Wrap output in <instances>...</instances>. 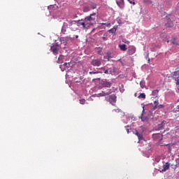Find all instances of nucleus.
Returning a JSON list of instances; mask_svg holds the SVG:
<instances>
[{"label": "nucleus", "instance_id": "1", "mask_svg": "<svg viewBox=\"0 0 179 179\" xmlns=\"http://www.w3.org/2000/svg\"><path fill=\"white\" fill-rule=\"evenodd\" d=\"M77 23L79 26H82L83 29H89L90 26L96 24V13L85 17L84 20H79Z\"/></svg>", "mask_w": 179, "mask_h": 179}, {"label": "nucleus", "instance_id": "2", "mask_svg": "<svg viewBox=\"0 0 179 179\" xmlns=\"http://www.w3.org/2000/svg\"><path fill=\"white\" fill-rule=\"evenodd\" d=\"M153 140L155 141V142H160L163 141V134H152Z\"/></svg>", "mask_w": 179, "mask_h": 179}, {"label": "nucleus", "instance_id": "3", "mask_svg": "<svg viewBox=\"0 0 179 179\" xmlns=\"http://www.w3.org/2000/svg\"><path fill=\"white\" fill-rule=\"evenodd\" d=\"M113 93L112 90H108L106 92L102 91L101 93L97 94V97H105L106 96H110Z\"/></svg>", "mask_w": 179, "mask_h": 179}, {"label": "nucleus", "instance_id": "4", "mask_svg": "<svg viewBox=\"0 0 179 179\" xmlns=\"http://www.w3.org/2000/svg\"><path fill=\"white\" fill-rule=\"evenodd\" d=\"M106 99H106L107 101H109V103L112 104V106H114V103L117 101V96H115V94H112Z\"/></svg>", "mask_w": 179, "mask_h": 179}, {"label": "nucleus", "instance_id": "5", "mask_svg": "<svg viewBox=\"0 0 179 179\" xmlns=\"http://www.w3.org/2000/svg\"><path fill=\"white\" fill-rule=\"evenodd\" d=\"M92 65H93V66H100V65H101V59H93L91 62Z\"/></svg>", "mask_w": 179, "mask_h": 179}, {"label": "nucleus", "instance_id": "6", "mask_svg": "<svg viewBox=\"0 0 179 179\" xmlns=\"http://www.w3.org/2000/svg\"><path fill=\"white\" fill-rule=\"evenodd\" d=\"M167 124V122L166 120H164L162 122L161 124H159L157 127H156L157 131H162V129H164V125Z\"/></svg>", "mask_w": 179, "mask_h": 179}, {"label": "nucleus", "instance_id": "7", "mask_svg": "<svg viewBox=\"0 0 179 179\" xmlns=\"http://www.w3.org/2000/svg\"><path fill=\"white\" fill-rule=\"evenodd\" d=\"M50 50L54 55H58V51H59V48L58 47V45L51 46Z\"/></svg>", "mask_w": 179, "mask_h": 179}, {"label": "nucleus", "instance_id": "8", "mask_svg": "<svg viewBox=\"0 0 179 179\" xmlns=\"http://www.w3.org/2000/svg\"><path fill=\"white\" fill-rule=\"evenodd\" d=\"M127 52L129 55H134L136 52V48L135 46H130Z\"/></svg>", "mask_w": 179, "mask_h": 179}, {"label": "nucleus", "instance_id": "9", "mask_svg": "<svg viewBox=\"0 0 179 179\" xmlns=\"http://www.w3.org/2000/svg\"><path fill=\"white\" fill-rule=\"evenodd\" d=\"M103 87H111L113 83L108 82L107 80H103L101 82Z\"/></svg>", "mask_w": 179, "mask_h": 179}, {"label": "nucleus", "instance_id": "10", "mask_svg": "<svg viewBox=\"0 0 179 179\" xmlns=\"http://www.w3.org/2000/svg\"><path fill=\"white\" fill-rule=\"evenodd\" d=\"M169 169H170V163L166 162L165 164L163 165V169H159V171H160V173H162V171H167Z\"/></svg>", "mask_w": 179, "mask_h": 179}, {"label": "nucleus", "instance_id": "11", "mask_svg": "<svg viewBox=\"0 0 179 179\" xmlns=\"http://www.w3.org/2000/svg\"><path fill=\"white\" fill-rule=\"evenodd\" d=\"M116 3L120 9H124V0H116Z\"/></svg>", "mask_w": 179, "mask_h": 179}, {"label": "nucleus", "instance_id": "12", "mask_svg": "<svg viewBox=\"0 0 179 179\" xmlns=\"http://www.w3.org/2000/svg\"><path fill=\"white\" fill-rule=\"evenodd\" d=\"M174 22L171 20V19H168V22L166 23V27H173Z\"/></svg>", "mask_w": 179, "mask_h": 179}, {"label": "nucleus", "instance_id": "13", "mask_svg": "<svg viewBox=\"0 0 179 179\" xmlns=\"http://www.w3.org/2000/svg\"><path fill=\"white\" fill-rule=\"evenodd\" d=\"M135 135L138 136L139 141H142V139H143V135L139 134V132H138V130H136Z\"/></svg>", "mask_w": 179, "mask_h": 179}, {"label": "nucleus", "instance_id": "14", "mask_svg": "<svg viewBox=\"0 0 179 179\" xmlns=\"http://www.w3.org/2000/svg\"><path fill=\"white\" fill-rule=\"evenodd\" d=\"M115 31H117V27L115 26L113 28L108 30L109 33H111L112 34H115Z\"/></svg>", "mask_w": 179, "mask_h": 179}, {"label": "nucleus", "instance_id": "15", "mask_svg": "<svg viewBox=\"0 0 179 179\" xmlns=\"http://www.w3.org/2000/svg\"><path fill=\"white\" fill-rule=\"evenodd\" d=\"M119 48H120L121 51H127V45H119Z\"/></svg>", "mask_w": 179, "mask_h": 179}, {"label": "nucleus", "instance_id": "16", "mask_svg": "<svg viewBox=\"0 0 179 179\" xmlns=\"http://www.w3.org/2000/svg\"><path fill=\"white\" fill-rule=\"evenodd\" d=\"M83 12L85 13H87V12H90V7L86 6H84L83 7Z\"/></svg>", "mask_w": 179, "mask_h": 179}, {"label": "nucleus", "instance_id": "17", "mask_svg": "<svg viewBox=\"0 0 179 179\" xmlns=\"http://www.w3.org/2000/svg\"><path fill=\"white\" fill-rule=\"evenodd\" d=\"M143 3L145 5H152L153 1H152V0H143Z\"/></svg>", "mask_w": 179, "mask_h": 179}, {"label": "nucleus", "instance_id": "18", "mask_svg": "<svg viewBox=\"0 0 179 179\" xmlns=\"http://www.w3.org/2000/svg\"><path fill=\"white\" fill-rule=\"evenodd\" d=\"M157 94H159V90H155L152 92V96H155V97H157Z\"/></svg>", "mask_w": 179, "mask_h": 179}, {"label": "nucleus", "instance_id": "19", "mask_svg": "<svg viewBox=\"0 0 179 179\" xmlns=\"http://www.w3.org/2000/svg\"><path fill=\"white\" fill-rule=\"evenodd\" d=\"M90 5L92 9H96V8H97V5L93 2H91Z\"/></svg>", "mask_w": 179, "mask_h": 179}, {"label": "nucleus", "instance_id": "20", "mask_svg": "<svg viewBox=\"0 0 179 179\" xmlns=\"http://www.w3.org/2000/svg\"><path fill=\"white\" fill-rule=\"evenodd\" d=\"M138 99H146V95L145 94V93H141L139 94Z\"/></svg>", "mask_w": 179, "mask_h": 179}, {"label": "nucleus", "instance_id": "21", "mask_svg": "<svg viewBox=\"0 0 179 179\" xmlns=\"http://www.w3.org/2000/svg\"><path fill=\"white\" fill-rule=\"evenodd\" d=\"M140 86H141V89H143V87H145V83H144V81H141L140 82Z\"/></svg>", "mask_w": 179, "mask_h": 179}, {"label": "nucleus", "instance_id": "22", "mask_svg": "<svg viewBox=\"0 0 179 179\" xmlns=\"http://www.w3.org/2000/svg\"><path fill=\"white\" fill-rule=\"evenodd\" d=\"M86 103V99H80V104H85Z\"/></svg>", "mask_w": 179, "mask_h": 179}, {"label": "nucleus", "instance_id": "23", "mask_svg": "<svg viewBox=\"0 0 179 179\" xmlns=\"http://www.w3.org/2000/svg\"><path fill=\"white\" fill-rule=\"evenodd\" d=\"M102 25L106 26V27H110V26H111V23H102Z\"/></svg>", "mask_w": 179, "mask_h": 179}, {"label": "nucleus", "instance_id": "24", "mask_svg": "<svg viewBox=\"0 0 179 179\" xmlns=\"http://www.w3.org/2000/svg\"><path fill=\"white\" fill-rule=\"evenodd\" d=\"M173 76H179V70L173 72Z\"/></svg>", "mask_w": 179, "mask_h": 179}, {"label": "nucleus", "instance_id": "25", "mask_svg": "<svg viewBox=\"0 0 179 179\" xmlns=\"http://www.w3.org/2000/svg\"><path fill=\"white\" fill-rule=\"evenodd\" d=\"M102 40H103V41H107V34L103 35V36L102 37Z\"/></svg>", "mask_w": 179, "mask_h": 179}, {"label": "nucleus", "instance_id": "26", "mask_svg": "<svg viewBox=\"0 0 179 179\" xmlns=\"http://www.w3.org/2000/svg\"><path fill=\"white\" fill-rule=\"evenodd\" d=\"M172 43H173V44H175L176 45H177V44H178V43H177V41L176 40V38H173V39Z\"/></svg>", "mask_w": 179, "mask_h": 179}, {"label": "nucleus", "instance_id": "27", "mask_svg": "<svg viewBox=\"0 0 179 179\" xmlns=\"http://www.w3.org/2000/svg\"><path fill=\"white\" fill-rule=\"evenodd\" d=\"M96 73H99V72H94V71L90 72V75H96Z\"/></svg>", "mask_w": 179, "mask_h": 179}, {"label": "nucleus", "instance_id": "28", "mask_svg": "<svg viewBox=\"0 0 179 179\" xmlns=\"http://www.w3.org/2000/svg\"><path fill=\"white\" fill-rule=\"evenodd\" d=\"M68 65H69V63L65 62V63L64 64V66H65L66 68H68Z\"/></svg>", "mask_w": 179, "mask_h": 179}, {"label": "nucleus", "instance_id": "29", "mask_svg": "<svg viewBox=\"0 0 179 179\" xmlns=\"http://www.w3.org/2000/svg\"><path fill=\"white\" fill-rule=\"evenodd\" d=\"M176 85H179V77H178L176 79Z\"/></svg>", "mask_w": 179, "mask_h": 179}, {"label": "nucleus", "instance_id": "30", "mask_svg": "<svg viewBox=\"0 0 179 179\" xmlns=\"http://www.w3.org/2000/svg\"><path fill=\"white\" fill-rule=\"evenodd\" d=\"M113 111H115V113H120V109H115Z\"/></svg>", "mask_w": 179, "mask_h": 179}, {"label": "nucleus", "instance_id": "31", "mask_svg": "<svg viewBox=\"0 0 179 179\" xmlns=\"http://www.w3.org/2000/svg\"><path fill=\"white\" fill-rule=\"evenodd\" d=\"M61 58H62L61 57L58 58V61H57L58 64H61Z\"/></svg>", "mask_w": 179, "mask_h": 179}, {"label": "nucleus", "instance_id": "32", "mask_svg": "<svg viewBox=\"0 0 179 179\" xmlns=\"http://www.w3.org/2000/svg\"><path fill=\"white\" fill-rule=\"evenodd\" d=\"M154 103L155 106H157L159 104V101H155Z\"/></svg>", "mask_w": 179, "mask_h": 179}, {"label": "nucleus", "instance_id": "33", "mask_svg": "<svg viewBox=\"0 0 179 179\" xmlns=\"http://www.w3.org/2000/svg\"><path fill=\"white\" fill-rule=\"evenodd\" d=\"M130 3H132V5H135V1H131V0H128Z\"/></svg>", "mask_w": 179, "mask_h": 179}, {"label": "nucleus", "instance_id": "34", "mask_svg": "<svg viewBox=\"0 0 179 179\" xmlns=\"http://www.w3.org/2000/svg\"><path fill=\"white\" fill-rule=\"evenodd\" d=\"M104 73L108 75V73H110V72H108V70H105Z\"/></svg>", "mask_w": 179, "mask_h": 179}, {"label": "nucleus", "instance_id": "35", "mask_svg": "<svg viewBox=\"0 0 179 179\" xmlns=\"http://www.w3.org/2000/svg\"><path fill=\"white\" fill-rule=\"evenodd\" d=\"M98 54H99V55H101V50L98 51Z\"/></svg>", "mask_w": 179, "mask_h": 179}, {"label": "nucleus", "instance_id": "36", "mask_svg": "<svg viewBox=\"0 0 179 179\" xmlns=\"http://www.w3.org/2000/svg\"><path fill=\"white\" fill-rule=\"evenodd\" d=\"M127 134H129V129H127Z\"/></svg>", "mask_w": 179, "mask_h": 179}, {"label": "nucleus", "instance_id": "37", "mask_svg": "<svg viewBox=\"0 0 179 179\" xmlns=\"http://www.w3.org/2000/svg\"><path fill=\"white\" fill-rule=\"evenodd\" d=\"M141 120L142 121H145V119L143 118V117H141Z\"/></svg>", "mask_w": 179, "mask_h": 179}, {"label": "nucleus", "instance_id": "38", "mask_svg": "<svg viewBox=\"0 0 179 179\" xmlns=\"http://www.w3.org/2000/svg\"><path fill=\"white\" fill-rule=\"evenodd\" d=\"M163 107V105H160V108H162Z\"/></svg>", "mask_w": 179, "mask_h": 179}, {"label": "nucleus", "instance_id": "39", "mask_svg": "<svg viewBox=\"0 0 179 179\" xmlns=\"http://www.w3.org/2000/svg\"><path fill=\"white\" fill-rule=\"evenodd\" d=\"M143 113H145V109L143 110Z\"/></svg>", "mask_w": 179, "mask_h": 179}, {"label": "nucleus", "instance_id": "40", "mask_svg": "<svg viewBox=\"0 0 179 179\" xmlns=\"http://www.w3.org/2000/svg\"><path fill=\"white\" fill-rule=\"evenodd\" d=\"M78 37H79L78 36H76V38H78Z\"/></svg>", "mask_w": 179, "mask_h": 179}, {"label": "nucleus", "instance_id": "41", "mask_svg": "<svg viewBox=\"0 0 179 179\" xmlns=\"http://www.w3.org/2000/svg\"><path fill=\"white\" fill-rule=\"evenodd\" d=\"M92 31H94V29H92Z\"/></svg>", "mask_w": 179, "mask_h": 179}, {"label": "nucleus", "instance_id": "42", "mask_svg": "<svg viewBox=\"0 0 179 179\" xmlns=\"http://www.w3.org/2000/svg\"><path fill=\"white\" fill-rule=\"evenodd\" d=\"M134 96H136V93L134 94Z\"/></svg>", "mask_w": 179, "mask_h": 179}]
</instances>
